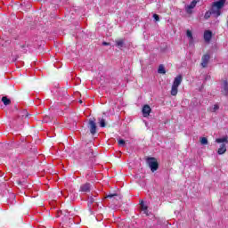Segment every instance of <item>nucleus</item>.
Instances as JSON below:
<instances>
[{
  "mask_svg": "<svg viewBox=\"0 0 228 228\" xmlns=\"http://www.w3.org/2000/svg\"><path fill=\"white\" fill-rule=\"evenodd\" d=\"M225 1L226 0H218L213 3L210 10L212 15H215V17H220V15H222V8L225 6Z\"/></svg>",
  "mask_w": 228,
  "mask_h": 228,
  "instance_id": "nucleus-1",
  "label": "nucleus"
},
{
  "mask_svg": "<svg viewBox=\"0 0 228 228\" xmlns=\"http://www.w3.org/2000/svg\"><path fill=\"white\" fill-rule=\"evenodd\" d=\"M181 83H183V75H178L174 79V82L171 87V95L173 96L177 95Z\"/></svg>",
  "mask_w": 228,
  "mask_h": 228,
  "instance_id": "nucleus-2",
  "label": "nucleus"
},
{
  "mask_svg": "<svg viewBox=\"0 0 228 228\" xmlns=\"http://www.w3.org/2000/svg\"><path fill=\"white\" fill-rule=\"evenodd\" d=\"M88 202H89L90 204H94V202H95V200L91 197V198L88 199Z\"/></svg>",
  "mask_w": 228,
  "mask_h": 228,
  "instance_id": "nucleus-26",
  "label": "nucleus"
},
{
  "mask_svg": "<svg viewBox=\"0 0 228 228\" xmlns=\"http://www.w3.org/2000/svg\"><path fill=\"white\" fill-rule=\"evenodd\" d=\"M195 6H197V1L193 0L191 3V4H189L185 7V12H187V13H191V10H193V8H195Z\"/></svg>",
  "mask_w": 228,
  "mask_h": 228,
  "instance_id": "nucleus-7",
  "label": "nucleus"
},
{
  "mask_svg": "<svg viewBox=\"0 0 228 228\" xmlns=\"http://www.w3.org/2000/svg\"><path fill=\"white\" fill-rule=\"evenodd\" d=\"M2 102H4V106L12 104V101L6 96L2 97Z\"/></svg>",
  "mask_w": 228,
  "mask_h": 228,
  "instance_id": "nucleus-14",
  "label": "nucleus"
},
{
  "mask_svg": "<svg viewBox=\"0 0 228 228\" xmlns=\"http://www.w3.org/2000/svg\"><path fill=\"white\" fill-rule=\"evenodd\" d=\"M92 190V185L90 183H84L80 186L79 191L82 193H88Z\"/></svg>",
  "mask_w": 228,
  "mask_h": 228,
  "instance_id": "nucleus-5",
  "label": "nucleus"
},
{
  "mask_svg": "<svg viewBox=\"0 0 228 228\" xmlns=\"http://www.w3.org/2000/svg\"><path fill=\"white\" fill-rule=\"evenodd\" d=\"M222 86H223V90H224L223 92H224V95H227V94H228V83H227L226 80L223 81Z\"/></svg>",
  "mask_w": 228,
  "mask_h": 228,
  "instance_id": "nucleus-11",
  "label": "nucleus"
},
{
  "mask_svg": "<svg viewBox=\"0 0 228 228\" xmlns=\"http://www.w3.org/2000/svg\"><path fill=\"white\" fill-rule=\"evenodd\" d=\"M200 142L201 145H208V138L206 137H200Z\"/></svg>",
  "mask_w": 228,
  "mask_h": 228,
  "instance_id": "nucleus-19",
  "label": "nucleus"
},
{
  "mask_svg": "<svg viewBox=\"0 0 228 228\" xmlns=\"http://www.w3.org/2000/svg\"><path fill=\"white\" fill-rule=\"evenodd\" d=\"M100 127H106V120L104 118H99Z\"/></svg>",
  "mask_w": 228,
  "mask_h": 228,
  "instance_id": "nucleus-18",
  "label": "nucleus"
},
{
  "mask_svg": "<svg viewBox=\"0 0 228 228\" xmlns=\"http://www.w3.org/2000/svg\"><path fill=\"white\" fill-rule=\"evenodd\" d=\"M87 127L90 130L91 134H95V133H97V124L95 123V118L89 119Z\"/></svg>",
  "mask_w": 228,
  "mask_h": 228,
  "instance_id": "nucleus-4",
  "label": "nucleus"
},
{
  "mask_svg": "<svg viewBox=\"0 0 228 228\" xmlns=\"http://www.w3.org/2000/svg\"><path fill=\"white\" fill-rule=\"evenodd\" d=\"M141 209L144 211L145 215H147V206L143 204V201L141 202Z\"/></svg>",
  "mask_w": 228,
  "mask_h": 228,
  "instance_id": "nucleus-20",
  "label": "nucleus"
},
{
  "mask_svg": "<svg viewBox=\"0 0 228 228\" xmlns=\"http://www.w3.org/2000/svg\"><path fill=\"white\" fill-rule=\"evenodd\" d=\"M227 152V147L225 146V143H222L217 151V154L222 155L225 154Z\"/></svg>",
  "mask_w": 228,
  "mask_h": 228,
  "instance_id": "nucleus-10",
  "label": "nucleus"
},
{
  "mask_svg": "<svg viewBox=\"0 0 228 228\" xmlns=\"http://www.w3.org/2000/svg\"><path fill=\"white\" fill-rule=\"evenodd\" d=\"M216 143H228V137L224 136L223 138L216 139Z\"/></svg>",
  "mask_w": 228,
  "mask_h": 228,
  "instance_id": "nucleus-13",
  "label": "nucleus"
},
{
  "mask_svg": "<svg viewBox=\"0 0 228 228\" xmlns=\"http://www.w3.org/2000/svg\"><path fill=\"white\" fill-rule=\"evenodd\" d=\"M186 35L189 37V44L191 45V44H193V34L191 32V30H187Z\"/></svg>",
  "mask_w": 228,
  "mask_h": 228,
  "instance_id": "nucleus-12",
  "label": "nucleus"
},
{
  "mask_svg": "<svg viewBox=\"0 0 228 228\" xmlns=\"http://www.w3.org/2000/svg\"><path fill=\"white\" fill-rule=\"evenodd\" d=\"M102 45H110V43L103 42V43H102Z\"/></svg>",
  "mask_w": 228,
  "mask_h": 228,
  "instance_id": "nucleus-28",
  "label": "nucleus"
},
{
  "mask_svg": "<svg viewBox=\"0 0 228 228\" xmlns=\"http://www.w3.org/2000/svg\"><path fill=\"white\" fill-rule=\"evenodd\" d=\"M44 122H49V116H45L44 118Z\"/></svg>",
  "mask_w": 228,
  "mask_h": 228,
  "instance_id": "nucleus-27",
  "label": "nucleus"
},
{
  "mask_svg": "<svg viewBox=\"0 0 228 228\" xmlns=\"http://www.w3.org/2000/svg\"><path fill=\"white\" fill-rule=\"evenodd\" d=\"M113 197H118V194L114 193V194H109L105 197V199H113Z\"/></svg>",
  "mask_w": 228,
  "mask_h": 228,
  "instance_id": "nucleus-22",
  "label": "nucleus"
},
{
  "mask_svg": "<svg viewBox=\"0 0 228 228\" xmlns=\"http://www.w3.org/2000/svg\"><path fill=\"white\" fill-rule=\"evenodd\" d=\"M118 145H120V147H126V141H124V139L118 140Z\"/></svg>",
  "mask_w": 228,
  "mask_h": 228,
  "instance_id": "nucleus-21",
  "label": "nucleus"
},
{
  "mask_svg": "<svg viewBox=\"0 0 228 228\" xmlns=\"http://www.w3.org/2000/svg\"><path fill=\"white\" fill-rule=\"evenodd\" d=\"M219 106L217 104L214 105V107L211 109L212 113H215L217 110H219Z\"/></svg>",
  "mask_w": 228,
  "mask_h": 228,
  "instance_id": "nucleus-24",
  "label": "nucleus"
},
{
  "mask_svg": "<svg viewBox=\"0 0 228 228\" xmlns=\"http://www.w3.org/2000/svg\"><path fill=\"white\" fill-rule=\"evenodd\" d=\"M209 59H210L209 54H205L202 56L201 66L203 67V69H206V67H208V63H209Z\"/></svg>",
  "mask_w": 228,
  "mask_h": 228,
  "instance_id": "nucleus-6",
  "label": "nucleus"
},
{
  "mask_svg": "<svg viewBox=\"0 0 228 228\" xmlns=\"http://www.w3.org/2000/svg\"><path fill=\"white\" fill-rule=\"evenodd\" d=\"M153 19L156 20V22L159 21V15L153 14Z\"/></svg>",
  "mask_w": 228,
  "mask_h": 228,
  "instance_id": "nucleus-25",
  "label": "nucleus"
},
{
  "mask_svg": "<svg viewBox=\"0 0 228 228\" xmlns=\"http://www.w3.org/2000/svg\"><path fill=\"white\" fill-rule=\"evenodd\" d=\"M19 117H21V118H26V117H28V110H23L20 111Z\"/></svg>",
  "mask_w": 228,
  "mask_h": 228,
  "instance_id": "nucleus-15",
  "label": "nucleus"
},
{
  "mask_svg": "<svg viewBox=\"0 0 228 228\" xmlns=\"http://www.w3.org/2000/svg\"><path fill=\"white\" fill-rule=\"evenodd\" d=\"M147 163L151 172H156V170L159 168V164L158 163V160L156 159V158H148Z\"/></svg>",
  "mask_w": 228,
  "mask_h": 228,
  "instance_id": "nucleus-3",
  "label": "nucleus"
},
{
  "mask_svg": "<svg viewBox=\"0 0 228 228\" xmlns=\"http://www.w3.org/2000/svg\"><path fill=\"white\" fill-rule=\"evenodd\" d=\"M211 15H213V12H211V11H210V12H207L205 13L204 18H205V19H209V17H211Z\"/></svg>",
  "mask_w": 228,
  "mask_h": 228,
  "instance_id": "nucleus-23",
  "label": "nucleus"
},
{
  "mask_svg": "<svg viewBox=\"0 0 228 228\" xmlns=\"http://www.w3.org/2000/svg\"><path fill=\"white\" fill-rule=\"evenodd\" d=\"M151 106L144 105L142 108V116L149 117V115H151Z\"/></svg>",
  "mask_w": 228,
  "mask_h": 228,
  "instance_id": "nucleus-8",
  "label": "nucleus"
},
{
  "mask_svg": "<svg viewBox=\"0 0 228 228\" xmlns=\"http://www.w3.org/2000/svg\"><path fill=\"white\" fill-rule=\"evenodd\" d=\"M213 37V33L209 30L204 32V40L205 42H210Z\"/></svg>",
  "mask_w": 228,
  "mask_h": 228,
  "instance_id": "nucleus-9",
  "label": "nucleus"
},
{
  "mask_svg": "<svg viewBox=\"0 0 228 228\" xmlns=\"http://www.w3.org/2000/svg\"><path fill=\"white\" fill-rule=\"evenodd\" d=\"M79 102H80V104H83V101L82 100H80Z\"/></svg>",
  "mask_w": 228,
  "mask_h": 228,
  "instance_id": "nucleus-29",
  "label": "nucleus"
},
{
  "mask_svg": "<svg viewBox=\"0 0 228 228\" xmlns=\"http://www.w3.org/2000/svg\"><path fill=\"white\" fill-rule=\"evenodd\" d=\"M159 74H167V70H165V66L160 65L159 67V70H158Z\"/></svg>",
  "mask_w": 228,
  "mask_h": 228,
  "instance_id": "nucleus-17",
  "label": "nucleus"
},
{
  "mask_svg": "<svg viewBox=\"0 0 228 228\" xmlns=\"http://www.w3.org/2000/svg\"><path fill=\"white\" fill-rule=\"evenodd\" d=\"M116 45L118 47H119V49L124 47V39H120V40L116 41Z\"/></svg>",
  "mask_w": 228,
  "mask_h": 228,
  "instance_id": "nucleus-16",
  "label": "nucleus"
}]
</instances>
